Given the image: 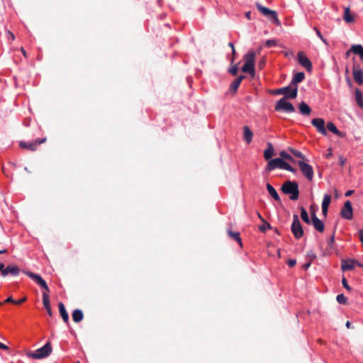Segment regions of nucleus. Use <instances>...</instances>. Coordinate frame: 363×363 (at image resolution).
<instances>
[{
  "label": "nucleus",
  "instance_id": "nucleus-40",
  "mask_svg": "<svg viewBox=\"0 0 363 363\" xmlns=\"http://www.w3.org/2000/svg\"><path fill=\"white\" fill-rule=\"evenodd\" d=\"M5 33L9 40L13 41L15 40V35L11 31L6 30Z\"/></svg>",
  "mask_w": 363,
  "mask_h": 363
},
{
  "label": "nucleus",
  "instance_id": "nucleus-12",
  "mask_svg": "<svg viewBox=\"0 0 363 363\" xmlns=\"http://www.w3.org/2000/svg\"><path fill=\"white\" fill-rule=\"evenodd\" d=\"M23 272L33 279L42 289H47V283L40 275L30 271H23Z\"/></svg>",
  "mask_w": 363,
  "mask_h": 363
},
{
  "label": "nucleus",
  "instance_id": "nucleus-19",
  "mask_svg": "<svg viewBox=\"0 0 363 363\" xmlns=\"http://www.w3.org/2000/svg\"><path fill=\"white\" fill-rule=\"evenodd\" d=\"M298 109L300 113L303 116H309L312 111L310 106L304 101L299 104Z\"/></svg>",
  "mask_w": 363,
  "mask_h": 363
},
{
  "label": "nucleus",
  "instance_id": "nucleus-44",
  "mask_svg": "<svg viewBox=\"0 0 363 363\" xmlns=\"http://www.w3.org/2000/svg\"><path fill=\"white\" fill-rule=\"evenodd\" d=\"M238 67L235 65L234 67H233L230 70L229 72L233 75V76H235L237 75L238 74Z\"/></svg>",
  "mask_w": 363,
  "mask_h": 363
},
{
  "label": "nucleus",
  "instance_id": "nucleus-56",
  "mask_svg": "<svg viewBox=\"0 0 363 363\" xmlns=\"http://www.w3.org/2000/svg\"><path fill=\"white\" fill-rule=\"evenodd\" d=\"M354 264L359 267H363V264L359 262L357 260L354 259Z\"/></svg>",
  "mask_w": 363,
  "mask_h": 363
},
{
  "label": "nucleus",
  "instance_id": "nucleus-20",
  "mask_svg": "<svg viewBox=\"0 0 363 363\" xmlns=\"http://www.w3.org/2000/svg\"><path fill=\"white\" fill-rule=\"evenodd\" d=\"M245 79V76L240 75L237 79H235L230 84V90L233 92H235L239 87L241 82Z\"/></svg>",
  "mask_w": 363,
  "mask_h": 363
},
{
  "label": "nucleus",
  "instance_id": "nucleus-23",
  "mask_svg": "<svg viewBox=\"0 0 363 363\" xmlns=\"http://www.w3.org/2000/svg\"><path fill=\"white\" fill-rule=\"evenodd\" d=\"M58 306H59V311H60V315L62 316V320L65 323H67L69 321V315H68V313H67V311L65 309L64 304L62 303H60Z\"/></svg>",
  "mask_w": 363,
  "mask_h": 363
},
{
  "label": "nucleus",
  "instance_id": "nucleus-18",
  "mask_svg": "<svg viewBox=\"0 0 363 363\" xmlns=\"http://www.w3.org/2000/svg\"><path fill=\"white\" fill-rule=\"evenodd\" d=\"M327 128L328 130H330V132L340 138H343L345 136V133L340 131L333 122H328L327 123Z\"/></svg>",
  "mask_w": 363,
  "mask_h": 363
},
{
  "label": "nucleus",
  "instance_id": "nucleus-54",
  "mask_svg": "<svg viewBox=\"0 0 363 363\" xmlns=\"http://www.w3.org/2000/svg\"><path fill=\"white\" fill-rule=\"evenodd\" d=\"M328 152L326 154L325 157H326L327 158H329V157H330L332 156V155H333V153H332V149H331V148H329V149L328 150Z\"/></svg>",
  "mask_w": 363,
  "mask_h": 363
},
{
  "label": "nucleus",
  "instance_id": "nucleus-3",
  "mask_svg": "<svg viewBox=\"0 0 363 363\" xmlns=\"http://www.w3.org/2000/svg\"><path fill=\"white\" fill-rule=\"evenodd\" d=\"M255 52L250 51L247 52L244 57L245 64L242 67V71L243 72L249 73L252 77H254L255 74Z\"/></svg>",
  "mask_w": 363,
  "mask_h": 363
},
{
  "label": "nucleus",
  "instance_id": "nucleus-10",
  "mask_svg": "<svg viewBox=\"0 0 363 363\" xmlns=\"http://www.w3.org/2000/svg\"><path fill=\"white\" fill-rule=\"evenodd\" d=\"M352 74L354 82L359 85L363 84V71L359 64L354 62L352 65Z\"/></svg>",
  "mask_w": 363,
  "mask_h": 363
},
{
  "label": "nucleus",
  "instance_id": "nucleus-4",
  "mask_svg": "<svg viewBox=\"0 0 363 363\" xmlns=\"http://www.w3.org/2000/svg\"><path fill=\"white\" fill-rule=\"evenodd\" d=\"M52 352V347L50 342H47L43 347L35 352H30L27 356L35 359H40L48 357Z\"/></svg>",
  "mask_w": 363,
  "mask_h": 363
},
{
  "label": "nucleus",
  "instance_id": "nucleus-9",
  "mask_svg": "<svg viewBox=\"0 0 363 363\" xmlns=\"http://www.w3.org/2000/svg\"><path fill=\"white\" fill-rule=\"evenodd\" d=\"M340 216L342 218L346 220H352L353 218V208L352 203L350 201H345L344 206L340 211Z\"/></svg>",
  "mask_w": 363,
  "mask_h": 363
},
{
  "label": "nucleus",
  "instance_id": "nucleus-52",
  "mask_svg": "<svg viewBox=\"0 0 363 363\" xmlns=\"http://www.w3.org/2000/svg\"><path fill=\"white\" fill-rule=\"evenodd\" d=\"M288 264L290 267H294L295 266V260L294 259H289L288 261Z\"/></svg>",
  "mask_w": 363,
  "mask_h": 363
},
{
  "label": "nucleus",
  "instance_id": "nucleus-42",
  "mask_svg": "<svg viewBox=\"0 0 363 363\" xmlns=\"http://www.w3.org/2000/svg\"><path fill=\"white\" fill-rule=\"evenodd\" d=\"M314 30H315L318 36L322 40V41L325 43V44H327V42H326V40L323 37L322 34L320 33V32L319 31V30H318L316 28H314Z\"/></svg>",
  "mask_w": 363,
  "mask_h": 363
},
{
  "label": "nucleus",
  "instance_id": "nucleus-63",
  "mask_svg": "<svg viewBox=\"0 0 363 363\" xmlns=\"http://www.w3.org/2000/svg\"><path fill=\"white\" fill-rule=\"evenodd\" d=\"M232 54L233 55V57L232 58V62H233L234 59H235V49L232 50Z\"/></svg>",
  "mask_w": 363,
  "mask_h": 363
},
{
  "label": "nucleus",
  "instance_id": "nucleus-41",
  "mask_svg": "<svg viewBox=\"0 0 363 363\" xmlns=\"http://www.w3.org/2000/svg\"><path fill=\"white\" fill-rule=\"evenodd\" d=\"M342 284L343 285V286L347 290V291H351L352 289L351 287L348 285L347 284V281L345 277H343L342 279Z\"/></svg>",
  "mask_w": 363,
  "mask_h": 363
},
{
  "label": "nucleus",
  "instance_id": "nucleus-43",
  "mask_svg": "<svg viewBox=\"0 0 363 363\" xmlns=\"http://www.w3.org/2000/svg\"><path fill=\"white\" fill-rule=\"evenodd\" d=\"M276 44H277V42L274 40H268L266 42V45L267 47L274 46V45H276Z\"/></svg>",
  "mask_w": 363,
  "mask_h": 363
},
{
  "label": "nucleus",
  "instance_id": "nucleus-15",
  "mask_svg": "<svg viewBox=\"0 0 363 363\" xmlns=\"http://www.w3.org/2000/svg\"><path fill=\"white\" fill-rule=\"evenodd\" d=\"M311 223L313 224L314 228L320 232V233H323L324 231V229H325V225H324V223L323 222L320 220L315 212H311Z\"/></svg>",
  "mask_w": 363,
  "mask_h": 363
},
{
  "label": "nucleus",
  "instance_id": "nucleus-6",
  "mask_svg": "<svg viewBox=\"0 0 363 363\" xmlns=\"http://www.w3.org/2000/svg\"><path fill=\"white\" fill-rule=\"evenodd\" d=\"M296 164L298 165L303 176L308 181L311 182L313 179V176H314V172H313V167L303 160L296 161Z\"/></svg>",
  "mask_w": 363,
  "mask_h": 363
},
{
  "label": "nucleus",
  "instance_id": "nucleus-32",
  "mask_svg": "<svg viewBox=\"0 0 363 363\" xmlns=\"http://www.w3.org/2000/svg\"><path fill=\"white\" fill-rule=\"evenodd\" d=\"M332 197L330 194H325L322 201V208H328L331 202Z\"/></svg>",
  "mask_w": 363,
  "mask_h": 363
},
{
  "label": "nucleus",
  "instance_id": "nucleus-29",
  "mask_svg": "<svg viewBox=\"0 0 363 363\" xmlns=\"http://www.w3.org/2000/svg\"><path fill=\"white\" fill-rule=\"evenodd\" d=\"M227 233L232 239L237 241L240 246H242V241L240 236V233L238 232H233L230 229L227 230Z\"/></svg>",
  "mask_w": 363,
  "mask_h": 363
},
{
  "label": "nucleus",
  "instance_id": "nucleus-11",
  "mask_svg": "<svg viewBox=\"0 0 363 363\" xmlns=\"http://www.w3.org/2000/svg\"><path fill=\"white\" fill-rule=\"evenodd\" d=\"M2 270V277H6L8 275H11L13 277L18 276L20 272L21 269L18 266L15 264H10L8 265L6 267H5V265L4 264L3 269Z\"/></svg>",
  "mask_w": 363,
  "mask_h": 363
},
{
  "label": "nucleus",
  "instance_id": "nucleus-46",
  "mask_svg": "<svg viewBox=\"0 0 363 363\" xmlns=\"http://www.w3.org/2000/svg\"><path fill=\"white\" fill-rule=\"evenodd\" d=\"M311 262H308L306 260V262L304 263L303 265H302V268L305 270L308 269L309 268V267L311 266Z\"/></svg>",
  "mask_w": 363,
  "mask_h": 363
},
{
  "label": "nucleus",
  "instance_id": "nucleus-16",
  "mask_svg": "<svg viewBox=\"0 0 363 363\" xmlns=\"http://www.w3.org/2000/svg\"><path fill=\"white\" fill-rule=\"evenodd\" d=\"M275 155L274 149L272 143H267V148L264 152V157L266 160H272V157Z\"/></svg>",
  "mask_w": 363,
  "mask_h": 363
},
{
  "label": "nucleus",
  "instance_id": "nucleus-60",
  "mask_svg": "<svg viewBox=\"0 0 363 363\" xmlns=\"http://www.w3.org/2000/svg\"><path fill=\"white\" fill-rule=\"evenodd\" d=\"M45 309L47 310V312H48V315L50 316H52V313L51 307L45 308Z\"/></svg>",
  "mask_w": 363,
  "mask_h": 363
},
{
  "label": "nucleus",
  "instance_id": "nucleus-55",
  "mask_svg": "<svg viewBox=\"0 0 363 363\" xmlns=\"http://www.w3.org/2000/svg\"><path fill=\"white\" fill-rule=\"evenodd\" d=\"M26 301V297H24L22 299L19 300V301H15V303L16 304H21L23 302Z\"/></svg>",
  "mask_w": 363,
  "mask_h": 363
},
{
  "label": "nucleus",
  "instance_id": "nucleus-26",
  "mask_svg": "<svg viewBox=\"0 0 363 363\" xmlns=\"http://www.w3.org/2000/svg\"><path fill=\"white\" fill-rule=\"evenodd\" d=\"M279 158L282 159L284 161H286V163L290 164L291 165L294 162L293 157L285 151L280 152Z\"/></svg>",
  "mask_w": 363,
  "mask_h": 363
},
{
  "label": "nucleus",
  "instance_id": "nucleus-34",
  "mask_svg": "<svg viewBox=\"0 0 363 363\" xmlns=\"http://www.w3.org/2000/svg\"><path fill=\"white\" fill-rule=\"evenodd\" d=\"M43 303L45 308L50 307V303L49 299V295L47 293H43Z\"/></svg>",
  "mask_w": 363,
  "mask_h": 363
},
{
  "label": "nucleus",
  "instance_id": "nucleus-37",
  "mask_svg": "<svg viewBox=\"0 0 363 363\" xmlns=\"http://www.w3.org/2000/svg\"><path fill=\"white\" fill-rule=\"evenodd\" d=\"M316 258V255L312 252L309 251L306 255V260L312 262Z\"/></svg>",
  "mask_w": 363,
  "mask_h": 363
},
{
  "label": "nucleus",
  "instance_id": "nucleus-35",
  "mask_svg": "<svg viewBox=\"0 0 363 363\" xmlns=\"http://www.w3.org/2000/svg\"><path fill=\"white\" fill-rule=\"evenodd\" d=\"M337 301L340 304H346L347 298L344 294H341L337 296Z\"/></svg>",
  "mask_w": 363,
  "mask_h": 363
},
{
  "label": "nucleus",
  "instance_id": "nucleus-2",
  "mask_svg": "<svg viewBox=\"0 0 363 363\" xmlns=\"http://www.w3.org/2000/svg\"><path fill=\"white\" fill-rule=\"evenodd\" d=\"M275 169H284L292 172H294L293 167L290 164L286 163V161H284L279 157L269 160L265 167V171L269 172Z\"/></svg>",
  "mask_w": 363,
  "mask_h": 363
},
{
  "label": "nucleus",
  "instance_id": "nucleus-38",
  "mask_svg": "<svg viewBox=\"0 0 363 363\" xmlns=\"http://www.w3.org/2000/svg\"><path fill=\"white\" fill-rule=\"evenodd\" d=\"M334 242H335V230L333 233V235H331L330 240L328 241V246L330 249L334 248Z\"/></svg>",
  "mask_w": 363,
  "mask_h": 363
},
{
  "label": "nucleus",
  "instance_id": "nucleus-13",
  "mask_svg": "<svg viewBox=\"0 0 363 363\" xmlns=\"http://www.w3.org/2000/svg\"><path fill=\"white\" fill-rule=\"evenodd\" d=\"M46 138H44L40 140H35L30 143H26L23 141H21L19 143V145L22 148L28 149L31 151H35L37 149L38 145H40L46 141Z\"/></svg>",
  "mask_w": 363,
  "mask_h": 363
},
{
  "label": "nucleus",
  "instance_id": "nucleus-39",
  "mask_svg": "<svg viewBox=\"0 0 363 363\" xmlns=\"http://www.w3.org/2000/svg\"><path fill=\"white\" fill-rule=\"evenodd\" d=\"M270 227L271 226H270L269 223L264 221V223L259 227V229L260 231L264 232L267 229L270 228Z\"/></svg>",
  "mask_w": 363,
  "mask_h": 363
},
{
  "label": "nucleus",
  "instance_id": "nucleus-57",
  "mask_svg": "<svg viewBox=\"0 0 363 363\" xmlns=\"http://www.w3.org/2000/svg\"><path fill=\"white\" fill-rule=\"evenodd\" d=\"M21 51L25 57H27V52L23 48H21Z\"/></svg>",
  "mask_w": 363,
  "mask_h": 363
},
{
  "label": "nucleus",
  "instance_id": "nucleus-7",
  "mask_svg": "<svg viewBox=\"0 0 363 363\" xmlns=\"http://www.w3.org/2000/svg\"><path fill=\"white\" fill-rule=\"evenodd\" d=\"M296 60L298 64L304 68L307 72L311 73L313 64L304 52L300 51L296 55Z\"/></svg>",
  "mask_w": 363,
  "mask_h": 363
},
{
  "label": "nucleus",
  "instance_id": "nucleus-8",
  "mask_svg": "<svg viewBox=\"0 0 363 363\" xmlns=\"http://www.w3.org/2000/svg\"><path fill=\"white\" fill-rule=\"evenodd\" d=\"M281 191L283 194L288 195L290 199L295 200V182H285L281 187Z\"/></svg>",
  "mask_w": 363,
  "mask_h": 363
},
{
  "label": "nucleus",
  "instance_id": "nucleus-31",
  "mask_svg": "<svg viewBox=\"0 0 363 363\" xmlns=\"http://www.w3.org/2000/svg\"><path fill=\"white\" fill-rule=\"evenodd\" d=\"M301 218L307 224L311 223V220L306 210L303 207H301Z\"/></svg>",
  "mask_w": 363,
  "mask_h": 363
},
{
  "label": "nucleus",
  "instance_id": "nucleus-36",
  "mask_svg": "<svg viewBox=\"0 0 363 363\" xmlns=\"http://www.w3.org/2000/svg\"><path fill=\"white\" fill-rule=\"evenodd\" d=\"M305 79V74L303 72H296V84L303 82Z\"/></svg>",
  "mask_w": 363,
  "mask_h": 363
},
{
  "label": "nucleus",
  "instance_id": "nucleus-21",
  "mask_svg": "<svg viewBox=\"0 0 363 363\" xmlns=\"http://www.w3.org/2000/svg\"><path fill=\"white\" fill-rule=\"evenodd\" d=\"M343 20L347 23H352L354 21V16L350 13V7L345 8Z\"/></svg>",
  "mask_w": 363,
  "mask_h": 363
},
{
  "label": "nucleus",
  "instance_id": "nucleus-48",
  "mask_svg": "<svg viewBox=\"0 0 363 363\" xmlns=\"http://www.w3.org/2000/svg\"><path fill=\"white\" fill-rule=\"evenodd\" d=\"M296 158H300V159H302V160L305 161V157L299 151H296Z\"/></svg>",
  "mask_w": 363,
  "mask_h": 363
},
{
  "label": "nucleus",
  "instance_id": "nucleus-50",
  "mask_svg": "<svg viewBox=\"0 0 363 363\" xmlns=\"http://www.w3.org/2000/svg\"><path fill=\"white\" fill-rule=\"evenodd\" d=\"M6 303H15V300L13 299L11 296H9L6 301Z\"/></svg>",
  "mask_w": 363,
  "mask_h": 363
},
{
  "label": "nucleus",
  "instance_id": "nucleus-47",
  "mask_svg": "<svg viewBox=\"0 0 363 363\" xmlns=\"http://www.w3.org/2000/svg\"><path fill=\"white\" fill-rule=\"evenodd\" d=\"M339 160L340 165L342 167L346 162V158L343 157L342 156H340Z\"/></svg>",
  "mask_w": 363,
  "mask_h": 363
},
{
  "label": "nucleus",
  "instance_id": "nucleus-27",
  "mask_svg": "<svg viewBox=\"0 0 363 363\" xmlns=\"http://www.w3.org/2000/svg\"><path fill=\"white\" fill-rule=\"evenodd\" d=\"M350 50L355 55H358L361 58L363 57V47L361 45H352Z\"/></svg>",
  "mask_w": 363,
  "mask_h": 363
},
{
  "label": "nucleus",
  "instance_id": "nucleus-49",
  "mask_svg": "<svg viewBox=\"0 0 363 363\" xmlns=\"http://www.w3.org/2000/svg\"><path fill=\"white\" fill-rule=\"evenodd\" d=\"M328 211V208H322V213H323V215L325 217H326V216H327Z\"/></svg>",
  "mask_w": 363,
  "mask_h": 363
},
{
  "label": "nucleus",
  "instance_id": "nucleus-58",
  "mask_svg": "<svg viewBox=\"0 0 363 363\" xmlns=\"http://www.w3.org/2000/svg\"><path fill=\"white\" fill-rule=\"evenodd\" d=\"M245 16L247 19H251V12L250 11H247L245 13Z\"/></svg>",
  "mask_w": 363,
  "mask_h": 363
},
{
  "label": "nucleus",
  "instance_id": "nucleus-64",
  "mask_svg": "<svg viewBox=\"0 0 363 363\" xmlns=\"http://www.w3.org/2000/svg\"><path fill=\"white\" fill-rule=\"evenodd\" d=\"M346 327L347 328H350L352 326H351V323L350 321H347L346 324H345Z\"/></svg>",
  "mask_w": 363,
  "mask_h": 363
},
{
  "label": "nucleus",
  "instance_id": "nucleus-61",
  "mask_svg": "<svg viewBox=\"0 0 363 363\" xmlns=\"http://www.w3.org/2000/svg\"><path fill=\"white\" fill-rule=\"evenodd\" d=\"M0 349L7 350L8 347L0 342Z\"/></svg>",
  "mask_w": 363,
  "mask_h": 363
},
{
  "label": "nucleus",
  "instance_id": "nucleus-45",
  "mask_svg": "<svg viewBox=\"0 0 363 363\" xmlns=\"http://www.w3.org/2000/svg\"><path fill=\"white\" fill-rule=\"evenodd\" d=\"M293 222L291 226V230L293 233L294 235H295V214L293 216Z\"/></svg>",
  "mask_w": 363,
  "mask_h": 363
},
{
  "label": "nucleus",
  "instance_id": "nucleus-25",
  "mask_svg": "<svg viewBox=\"0 0 363 363\" xmlns=\"http://www.w3.org/2000/svg\"><path fill=\"white\" fill-rule=\"evenodd\" d=\"M266 187H267V189L269 194L272 196V197L274 199H275L276 201H279L280 197H279L278 193L277 192V191L275 190V189L270 184H267Z\"/></svg>",
  "mask_w": 363,
  "mask_h": 363
},
{
  "label": "nucleus",
  "instance_id": "nucleus-5",
  "mask_svg": "<svg viewBox=\"0 0 363 363\" xmlns=\"http://www.w3.org/2000/svg\"><path fill=\"white\" fill-rule=\"evenodd\" d=\"M256 6L259 11L265 17H267L272 23L277 26L280 25V21L277 17V13L275 11L264 7L259 3H256Z\"/></svg>",
  "mask_w": 363,
  "mask_h": 363
},
{
  "label": "nucleus",
  "instance_id": "nucleus-1",
  "mask_svg": "<svg viewBox=\"0 0 363 363\" xmlns=\"http://www.w3.org/2000/svg\"><path fill=\"white\" fill-rule=\"evenodd\" d=\"M294 99H295V91H292L290 93L285 94V96L277 102L275 110L286 113L294 112V105L290 102V100Z\"/></svg>",
  "mask_w": 363,
  "mask_h": 363
},
{
  "label": "nucleus",
  "instance_id": "nucleus-33",
  "mask_svg": "<svg viewBox=\"0 0 363 363\" xmlns=\"http://www.w3.org/2000/svg\"><path fill=\"white\" fill-rule=\"evenodd\" d=\"M303 235V230L302 226L298 220V216H296V238L302 237Z\"/></svg>",
  "mask_w": 363,
  "mask_h": 363
},
{
  "label": "nucleus",
  "instance_id": "nucleus-30",
  "mask_svg": "<svg viewBox=\"0 0 363 363\" xmlns=\"http://www.w3.org/2000/svg\"><path fill=\"white\" fill-rule=\"evenodd\" d=\"M244 130V139L247 143H250L252 141L253 133L250 130L248 126H245Z\"/></svg>",
  "mask_w": 363,
  "mask_h": 363
},
{
  "label": "nucleus",
  "instance_id": "nucleus-62",
  "mask_svg": "<svg viewBox=\"0 0 363 363\" xmlns=\"http://www.w3.org/2000/svg\"><path fill=\"white\" fill-rule=\"evenodd\" d=\"M295 84V74L294 73L293 74V77H292V79H291V85Z\"/></svg>",
  "mask_w": 363,
  "mask_h": 363
},
{
  "label": "nucleus",
  "instance_id": "nucleus-24",
  "mask_svg": "<svg viewBox=\"0 0 363 363\" xmlns=\"http://www.w3.org/2000/svg\"><path fill=\"white\" fill-rule=\"evenodd\" d=\"M354 97L358 106L363 108V94L360 89H356L354 91Z\"/></svg>",
  "mask_w": 363,
  "mask_h": 363
},
{
  "label": "nucleus",
  "instance_id": "nucleus-28",
  "mask_svg": "<svg viewBox=\"0 0 363 363\" xmlns=\"http://www.w3.org/2000/svg\"><path fill=\"white\" fill-rule=\"evenodd\" d=\"M72 319L74 322H80L84 317L83 313L80 309H75L72 313Z\"/></svg>",
  "mask_w": 363,
  "mask_h": 363
},
{
  "label": "nucleus",
  "instance_id": "nucleus-22",
  "mask_svg": "<svg viewBox=\"0 0 363 363\" xmlns=\"http://www.w3.org/2000/svg\"><path fill=\"white\" fill-rule=\"evenodd\" d=\"M292 91H295V88H292L291 86H285L281 89H275L273 91V93L275 94H283L285 96V94H287L290 93Z\"/></svg>",
  "mask_w": 363,
  "mask_h": 363
},
{
  "label": "nucleus",
  "instance_id": "nucleus-53",
  "mask_svg": "<svg viewBox=\"0 0 363 363\" xmlns=\"http://www.w3.org/2000/svg\"><path fill=\"white\" fill-rule=\"evenodd\" d=\"M354 193L353 190H348L345 192V196H350Z\"/></svg>",
  "mask_w": 363,
  "mask_h": 363
},
{
  "label": "nucleus",
  "instance_id": "nucleus-51",
  "mask_svg": "<svg viewBox=\"0 0 363 363\" xmlns=\"http://www.w3.org/2000/svg\"><path fill=\"white\" fill-rule=\"evenodd\" d=\"M346 81L350 87H352V82L350 77H346Z\"/></svg>",
  "mask_w": 363,
  "mask_h": 363
},
{
  "label": "nucleus",
  "instance_id": "nucleus-17",
  "mask_svg": "<svg viewBox=\"0 0 363 363\" xmlns=\"http://www.w3.org/2000/svg\"><path fill=\"white\" fill-rule=\"evenodd\" d=\"M354 259L342 260L341 263V269L342 271H348L354 269Z\"/></svg>",
  "mask_w": 363,
  "mask_h": 363
},
{
  "label": "nucleus",
  "instance_id": "nucleus-59",
  "mask_svg": "<svg viewBox=\"0 0 363 363\" xmlns=\"http://www.w3.org/2000/svg\"><path fill=\"white\" fill-rule=\"evenodd\" d=\"M264 63H265L264 59H262L261 61L259 62V67L262 68V67L264 66Z\"/></svg>",
  "mask_w": 363,
  "mask_h": 363
},
{
  "label": "nucleus",
  "instance_id": "nucleus-14",
  "mask_svg": "<svg viewBox=\"0 0 363 363\" xmlns=\"http://www.w3.org/2000/svg\"><path fill=\"white\" fill-rule=\"evenodd\" d=\"M311 123L316 128L318 132H319L320 133H321L323 135H327V130L325 127V121L323 118H313L311 121Z\"/></svg>",
  "mask_w": 363,
  "mask_h": 363
}]
</instances>
